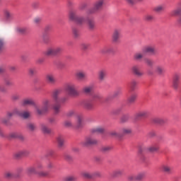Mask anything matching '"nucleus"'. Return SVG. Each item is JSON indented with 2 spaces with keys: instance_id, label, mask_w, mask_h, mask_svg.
<instances>
[{
  "instance_id": "50",
  "label": "nucleus",
  "mask_w": 181,
  "mask_h": 181,
  "mask_svg": "<svg viewBox=\"0 0 181 181\" xmlns=\"http://www.w3.org/2000/svg\"><path fill=\"white\" fill-rule=\"evenodd\" d=\"M76 114V112L73 110H71L69 111H68L66 113V115L68 118H71V117H74V115Z\"/></svg>"
},
{
  "instance_id": "29",
  "label": "nucleus",
  "mask_w": 181,
  "mask_h": 181,
  "mask_svg": "<svg viewBox=\"0 0 181 181\" xmlns=\"http://www.w3.org/2000/svg\"><path fill=\"white\" fill-rule=\"evenodd\" d=\"M104 131H105V129L103 127H98L91 130L93 134H103Z\"/></svg>"
},
{
  "instance_id": "53",
  "label": "nucleus",
  "mask_w": 181,
  "mask_h": 181,
  "mask_svg": "<svg viewBox=\"0 0 181 181\" xmlns=\"http://www.w3.org/2000/svg\"><path fill=\"white\" fill-rule=\"evenodd\" d=\"M64 181H74L76 180V177L74 176H67L64 178Z\"/></svg>"
},
{
  "instance_id": "62",
  "label": "nucleus",
  "mask_w": 181,
  "mask_h": 181,
  "mask_svg": "<svg viewBox=\"0 0 181 181\" xmlns=\"http://www.w3.org/2000/svg\"><path fill=\"white\" fill-rule=\"evenodd\" d=\"M42 40L45 43H47L49 42V36L47 34L42 35Z\"/></svg>"
},
{
  "instance_id": "63",
  "label": "nucleus",
  "mask_w": 181,
  "mask_h": 181,
  "mask_svg": "<svg viewBox=\"0 0 181 181\" xmlns=\"http://www.w3.org/2000/svg\"><path fill=\"white\" fill-rule=\"evenodd\" d=\"M127 179L129 181H136V175H129Z\"/></svg>"
},
{
  "instance_id": "40",
  "label": "nucleus",
  "mask_w": 181,
  "mask_h": 181,
  "mask_svg": "<svg viewBox=\"0 0 181 181\" xmlns=\"http://www.w3.org/2000/svg\"><path fill=\"white\" fill-rule=\"evenodd\" d=\"M72 33L75 38L80 37V31L76 28H72Z\"/></svg>"
},
{
  "instance_id": "20",
  "label": "nucleus",
  "mask_w": 181,
  "mask_h": 181,
  "mask_svg": "<svg viewBox=\"0 0 181 181\" xmlns=\"http://www.w3.org/2000/svg\"><path fill=\"white\" fill-rule=\"evenodd\" d=\"M57 142L58 148H59V149H62V148H64V138L62 136H58L57 137Z\"/></svg>"
},
{
  "instance_id": "8",
  "label": "nucleus",
  "mask_w": 181,
  "mask_h": 181,
  "mask_svg": "<svg viewBox=\"0 0 181 181\" xmlns=\"http://www.w3.org/2000/svg\"><path fill=\"white\" fill-rule=\"evenodd\" d=\"M121 39V29L116 28L112 35V40L113 43H118Z\"/></svg>"
},
{
  "instance_id": "47",
  "label": "nucleus",
  "mask_w": 181,
  "mask_h": 181,
  "mask_svg": "<svg viewBox=\"0 0 181 181\" xmlns=\"http://www.w3.org/2000/svg\"><path fill=\"white\" fill-rule=\"evenodd\" d=\"M4 16L6 19H11L12 18V13L8 10L4 11Z\"/></svg>"
},
{
  "instance_id": "36",
  "label": "nucleus",
  "mask_w": 181,
  "mask_h": 181,
  "mask_svg": "<svg viewBox=\"0 0 181 181\" xmlns=\"http://www.w3.org/2000/svg\"><path fill=\"white\" fill-rule=\"evenodd\" d=\"M153 11L154 12H157L158 13H160V12H163V11H165V6H157L153 8Z\"/></svg>"
},
{
  "instance_id": "19",
  "label": "nucleus",
  "mask_w": 181,
  "mask_h": 181,
  "mask_svg": "<svg viewBox=\"0 0 181 181\" xmlns=\"http://www.w3.org/2000/svg\"><path fill=\"white\" fill-rule=\"evenodd\" d=\"M64 101H66V98H62L60 100H59L57 104L54 105L53 106V109L54 111L55 112V114H59V112H60V103H64Z\"/></svg>"
},
{
  "instance_id": "51",
  "label": "nucleus",
  "mask_w": 181,
  "mask_h": 181,
  "mask_svg": "<svg viewBox=\"0 0 181 181\" xmlns=\"http://www.w3.org/2000/svg\"><path fill=\"white\" fill-rule=\"evenodd\" d=\"M4 84H5V86H7L8 87H11V86L13 85V83H12V81H11L9 78L4 79Z\"/></svg>"
},
{
  "instance_id": "4",
  "label": "nucleus",
  "mask_w": 181,
  "mask_h": 181,
  "mask_svg": "<svg viewBox=\"0 0 181 181\" xmlns=\"http://www.w3.org/2000/svg\"><path fill=\"white\" fill-rule=\"evenodd\" d=\"M63 52V48L61 47H49L45 51L46 56H56L60 54Z\"/></svg>"
},
{
  "instance_id": "46",
  "label": "nucleus",
  "mask_w": 181,
  "mask_h": 181,
  "mask_svg": "<svg viewBox=\"0 0 181 181\" xmlns=\"http://www.w3.org/2000/svg\"><path fill=\"white\" fill-rule=\"evenodd\" d=\"M109 135L110 136H114L115 138H119V136H121V134L117 132L116 131H112L109 132Z\"/></svg>"
},
{
  "instance_id": "16",
  "label": "nucleus",
  "mask_w": 181,
  "mask_h": 181,
  "mask_svg": "<svg viewBox=\"0 0 181 181\" xmlns=\"http://www.w3.org/2000/svg\"><path fill=\"white\" fill-rule=\"evenodd\" d=\"M40 129L43 134H45L46 135H50L52 134V129H50L47 125L45 124H40Z\"/></svg>"
},
{
  "instance_id": "33",
  "label": "nucleus",
  "mask_w": 181,
  "mask_h": 181,
  "mask_svg": "<svg viewBox=\"0 0 181 181\" xmlns=\"http://www.w3.org/2000/svg\"><path fill=\"white\" fill-rule=\"evenodd\" d=\"M111 151H112V146H105L101 148V152H103V153H108Z\"/></svg>"
},
{
  "instance_id": "11",
  "label": "nucleus",
  "mask_w": 181,
  "mask_h": 181,
  "mask_svg": "<svg viewBox=\"0 0 181 181\" xmlns=\"http://www.w3.org/2000/svg\"><path fill=\"white\" fill-rule=\"evenodd\" d=\"M29 153H30V151H29V150H26V149L21 150L14 153V158L19 159V158H22L23 156H28Z\"/></svg>"
},
{
  "instance_id": "27",
  "label": "nucleus",
  "mask_w": 181,
  "mask_h": 181,
  "mask_svg": "<svg viewBox=\"0 0 181 181\" xmlns=\"http://www.w3.org/2000/svg\"><path fill=\"white\" fill-rule=\"evenodd\" d=\"M181 15V6L173 10L170 12V16H179Z\"/></svg>"
},
{
  "instance_id": "57",
  "label": "nucleus",
  "mask_w": 181,
  "mask_h": 181,
  "mask_svg": "<svg viewBox=\"0 0 181 181\" xmlns=\"http://www.w3.org/2000/svg\"><path fill=\"white\" fill-rule=\"evenodd\" d=\"M28 73L30 76H33V74H36V69L35 68H30L28 69Z\"/></svg>"
},
{
  "instance_id": "42",
  "label": "nucleus",
  "mask_w": 181,
  "mask_h": 181,
  "mask_svg": "<svg viewBox=\"0 0 181 181\" xmlns=\"http://www.w3.org/2000/svg\"><path fill=\"white\" fill-rule=\"evenodd\" d=\"M76 23L78 25H83V23H86V18L84 17H78L76 18Z\"/></svg>"
},
{
  "instance_id": "23",
  "label": "nucleus",
  "mask_w": 181,
  "mask_h": 181,
  "mask_svg": "<svg viewBox=\"0 0 181 181\" xmlns=\"http://www.w3.org/2000/svg\"><path fill=\"white\" fill-rule=\"evenodd\" d=\"M84 108L88 110V111H93L94 110V103L91 101H86L84 103Z\"/></svg>"
},
{
  "instance_id": "61",
  "label": "nucleus",
  "mask_w": 181,
  "mask_h": 181,
  "mask_svg": "<svg viewBox=\"0 0 181 181\" xmlns=\"http://www.w3.org/2000/svg\"><path fill=\"white\" fill-rule=\"evenodd\" d=\"M19 98H21V96L18 94H14L11 96V100H13V101H18Z\"/></svg>"
},
{
  "instance_id": "21",
  "label": "nucleus",
  "mask_w": 181,
  "mask_h": 181,
  "mask_svg": "<svg viewBox=\"0 0 181 181\" xmlns=\"http://www.w3.org/2000/svg\"><path fill=\"white\" fill-rule=\"evenodd\" d=\"M77 119V124H76V128L77 129H80V128H83V120L84 119V117L81 115H78L76 117Z\"/></svg>"
},
{
  "instance_id": "41",
  "label": "nucleus",
  "mask_w": 181,
  "mask_h": 181,
  "mask_svg": "<svg viewBox=\"0 0 181 181\" xmlns=\"http://www.w3.org/2000/svg\"><path fill=\"white\" fill-rule=\"evenodd\" d=\"M27 173L28 175H35L36 173V168L35 167H29L27 168Z\"/></svg>"
},
{
  "instance_id": "54",
  "label": "nucleus",
  "mask_w": 181,
  "mask_h": 181,
  "mask_svg": "<svg viewBox=\"0 0 181 181\" xmlns=\"http://www.w3.org/2000/svg\"><path fill=\"white\" fill-rule=\"evenodd\" d=\"M33 22L35 25H40V23L42 22V18L36 17L34 18Z\"/></svg>"
},
{
  "instance_id": "22",
  "label": "nucleus",
  "mask_w": 181,
  "mask_h": 181,
  "mask_svg": "<svg viewBox=\"0 0 181 181\" xmlns=\"http://www.w3.org/2000/svg\"><path fill=\"white\" fill-rule=\"evenodd\" d=\"M161 170L164 173H167V175H170V173H172V167L166 164H164L161 166Z\"/></svg>"
},
{
  "instance_id": "12",
  "label": "nucleus",
  "mask_w": 181,
  "mask_h": 181,
  "mask_svg": "<svg viewBox=\"0 0 181 181\" xmlns=\"http://www.w3.org/2000/svg\"><path fill=\"white\" fill-rule=\"evenodd\" d=\"M23 105H33L34 106L35 110H36V107H37V105L33 100L32 98H25L22 102Z\"/></svg>"
},
{
  "instance_id": "10",
  "label": "nucleus",
  "mask_w": 181,
  "mask_h": 181,
  "mask_svg": "<svg viewBox=\"0 0 181 181\" xmlns=\"http://www.w3.org/2000/svg\"><path fill=\"white\" fill-rule=\"evenodd\" d=\"M100 54H111L114 53V48L110 46H105L100 50Z\"/></svg>"
},
{
  "instance_id": "56",
  "label": "nucleus",
  "mask_w": 181,
  "mask_h": 181,
  "mask_svg": "<svg viewBox=\"0 0 181 181\" xmlns=\"http://www.w3.org/2000/svg\"><path fill=\"white\" fill-rule=\"evenodd\" d=\"M93 100H100L101 98V95L99 93H94L92 95Z\"/></svg>"
},
{
  "instance_id": "5",
  "label": "nucleus",
  "mask_w": 181,
  "mask_h": 181,
  "mask_svg": "<svg viewBox=\"0 0 181 181\" xmlns=\"http://www.w3.org/2000/svg\"><path fill=\"white\" fill-rule=\"evenodd\" d=\"M97 144H98L97 139H94L93 136H88L81 143V145L82 146H91L92 145H97Z\"/></svg>"
},
{
  "instance_id": "17",
  "label": "nucleus",
  "mask_w": 181,
  "mask_h": 181,
  "mask_svg": "<svg viewBox=\"0 0 181 181\" xmlns=\"http://www.w3.org/2000/svg\"><path fill=\"white\" fill-rule=\"evenodd\" d=\"M76 78H78L80 81L87 80V74H86V72L83 71L76 72Z\"/></svg>"
},
{
  "instance_id": "55",
  "label": "nucleus",
  "mask_w": 181,
  "mask_h": 181,
  "mask_svg": "<svg viewBox=\"0 0 181 181\" xmlns=\"http://www.w3.org/2000/svg\"><path fill=\"white\" fill-rule=\"evenodd\" d=\"M145 21H148V22H151L153 19V16L147 14L144 16Z\"/></svg>"
},
{
  "instance_id": "58",
  "label": "nucleus",
  "mask_w": 181,
  "mask_h": 181,
  "mask_svg": "<svg viewBox=\"0 0 181 181\" xmlns=\"http://www.w3.org/2000/svg\"><path fill=\"white\" fill-rule=\"evenodd\" d=\"M180 80V75L177 74H175L174 75V77H173V81H175V82H177L179 83V81Z\"/></svg>"
},
{
  "instance_id": "32",
  "label": "nucleus",
  "mask_w": 181,
  "mask_h": 181,
  "mask_svg": "<svg viewBox=\"0 0 181 181\" xmlns=\"http://www.w3.org/2000/svg\"><path fill=\"white\" fill-rule=\"evenodd\" d=\"M147 151H148V152H157V151H159V146L158 144H154L148 147Z\"/></svg>"
},
{
  "instance_id": "52",
  "label": "nucleus",
  "mask_w": 181,
  "mask_h": 181,
  "mask_svg": "<svg viewBox=\"0 0 181 181\" xmlns=\"http://www.w3.org/2000/svg\"><path fill=\"white\" fill-rule=\"evenodd\" d=\"M5 177H6V179H12V177H13V173H12L11 172H6L4 174Z\"/></svg>"
},
{
  "instance_id": "30",
  "label": "nucleus",
  "mask_w": 181,
  "mask_h": 181,
  "mask_svg": "<svg viewBox=\"0 0 181 181\" xmlns=\"http://www.w3.org/2000/svg\"><path fill=\"white\" fill-rule=\"evenodd\" d=\"M123 173H124L123 170H116L112 173V176L113 177H118L119 176H122Z\"/></svg>"
},
{
  "instance_id": "13",
  "label": "nucleus",
  "mask_w": 181,
  "mask_h": 181,
  "mask_svg": "<svg viewBox=\"0 0 181 181\" xmlns=\"http://www.w3.org/2000/svg\"><path fill=\"white\" fill-rule=\"evenodd\" d=\"M63 90L62 88L55 89L52 93V98L55 103H59L60 100L59 99V95L62 94Z\"/></svg>"
},
{
  "instance_id": "24",
  "label": "nucleus",
  "mask_w": 181,
  "mask_h": 181,
  "mask_svg": "<svg viewBox=\"0 0 181 181\" xmlns=\"http://www.w3.org/2000/svg\"><path fill=\"white\" fill-rule=\"evenodd\" d=\"M132 134V129L129 127H123L120 130V135H129Z\"/></svg>"
},
{
  "instance_id": "3",
  "label": "nucleus",
  "mask_w": 181,
  "mask_h": 181,
  "mask_svg": "<svg viewBox=\"0 0 181 181\" xmlns=\"http://www.w3.org/2000/svg\"><path fill=\"white\" fill-rule=\"evenodd\" d=\"M65 91L71 97H78L80 95V93L76 89V85L74 83H67L65 86Z\"/></svg>"
},
{
  "instance_id": "43",
  "label": "nucleus",
  "mask_w": 181,
  "mask_h": 181,
  "mask_svg": "<svg viewBox=\"0 0 181 181\" xmlns=\"http://www.w3.org/2000/svg\"><path fill=\"white\" fill-rule=\"evenodd\" d=\"M64 127L66 128H73V123L70 120H65L64 122Z\"/></svg>"
},
{
  "instance_id": "26",
  "label": "nucleus",
  "mask_w": 181,
  "mask_h": 181,
  "mask_svg": "<svg viewBox=\"0 0 181 181\" xmlns=\"http://www.w3.org/2000/svg\"><path fill=\"white\" fill-rule=\"evenodd\" d=\"M26 127L30 132H35L37 129L36 124L32 122L28 123Z\"/></svg>"
},
{
  "instance_id": "34",
  "label": "nucleus",
  "mask_w": 181,
  "mask_h": 181,
  "mask_svg": "<svg viewBox=\"0 0 181 181\" xmlns=\"http://www.w3.org/2000/svg\"><path fill=\"white\" fill-rule=\"evenodd\" d=\"M93 86L92 85H89L88 86H85L83 88V91L85 94H90L91 91H93Z\"/></svg>"
},
{
  "instance_id": "35",
  "label": "nucleus",
  "mask_w": 181,
  "mask_h": 181,
  "mask_svg": "<svg viewBox=\"0 0 181 181\" xmlns=\"http://www.w3.org/2000/svg\"><path fill=\"white\" fill-rule=\"evenodd\" d=\"M136 86H138V82L135 80H132L129 83V87L132 91L135 90V88H136Z\"/></svg>"
},
{
  "instance_id": "49",
  "label": "nucleus",
  "mask_w": 181,
  "mask_h": 181,
  "mask_svg": "<svg viewBox=\"0 0 181 181\" xmlns=\"http://www.w3.org/2000/svg\"><path fill=\"white\" fill-rule=\"evenodd\" d=\"M77 18L78 17L76 16V13L72 11L69 13V18L71 21H74L76 22L77 21Z\"/></svg>"
},
{
  "instance_id": "48",
  "label": "nucleus",
  "mask_w": 181,
  "mask_h": 181,
  "mask_svg": "<svg viewBox=\"0 0 181 181\" xmlns=\"http://www.w3.org/2000/svg\"><path fill=\"white\" fill-rule=\"evenodd\" d=\"M144 58V54L138 52L134 54V59L135 60H141Z\"/></svg>"
},
{
  "instance_id": "15",
  "label": "nucleus",
  "mask_w": 181,
  "mask_h": 181,
  "mask_svg": "<svg viewBox=\"0 0 181 181\" xmlns=\"http://www.w3.org/2000/svg\"><path fill=\"white\" fill-rule=\"evenodd\" d=\"M98 77L100 81H104L107 77V70L100 69L98 73Z\"/></svg>"
},
{
  "instance_id": "38",
  "label": "nucleus",
  "mask_w": 181,
  "mask_h": 181,
  "mask_svg": "<svg viewBox=\"0 0 181 181\" xmlns=\"http://www.w3.org/2000/svg\"><path fill=\"white\" fill-rule=\"evenodd\" d=\"M153 122L155 124H165L166 121L163 118L156 117L153 119Z\"/></svg>"
},
{
  "instance_id": "7",
  "label": "nucleus",
  "mask_w": 181,
  "mask_h": 181,
  "mask_svg": "<svg viewBox=\"0 0 181 181\" xmlns=\"http://www.w3.org/2000/svg\"><path fill=\"white\" fill-rule=\"evenodd\" d=\"M15 112L16 113V115H18L21 118H23V119L30 118V112L28 110H19L18 109H15Z\"/></svg>"
},
{
  "instance_id": "14",
  "label": "nucleus",
  "mask_w": 181,
  "mask_h": 181,
  "mask_svg": "<svg viewBox=\"0 0 181 181\" xmlns=\"http://www.w3.org/2000/svg\"><path fill=\"white\" fill-rule=\"evenodd\" d=\"M154 71L158 76H163V74L165 73V68L162 65L156 66L154 68Z\"/></svg>"
},
{
  "instance_id": "45",
  "label": "nucleus",
  "mask_w": 181,
  "mask_h": 181,
  "mask_svg": "<svg viewBox=\"0 0 181 181\" xmlns=\"http://www.w3.org/2000/svg\"><path fill=\"white\" fill-rule=\"evenodd\" d=\"M5 40L0 37V52H1V50H4V49H5Z\"/></svg>"
},
{
  "instance_id": "59",
  "label": "nucleus",
  "mask_w": 181,
  "mask_h": 181,
  "mask_svg": "<svg viewBox=\"0 0 181 181\" xmlns=\"http://www.w3.org/2000/svg\"><path fill=\"white\" fill-rule=\"evenodd\" d=\"M128 119H129V116H128V115H123L121 117V122H127V121H128Z\"/></svg>"
},
{
  "instance_id": "31",
  "label": "nucleus",
  "mask_w": 181,
  "mask_h": 181,
  "mask_svg": "<svg viewBox=\"0 0 181 181\" xmlns=\"http://www.w3.org/2000/svg\"><path fill=\"white\" fill-rule=\"evenodd\" d=\"M145 176H146V173L145 172L139 173L136 175V181L144 180V179H145Z\"/></svg>"
},
{
  "instance_id": "64",
  "label": "nucleus",
  "mask_w": 181,
  "mask_h": 181,
  "mask_svg": "<svg viewBox=\"0 0 181 181\" xmlns=\"http://www.w3.org/2000/svg\"><path fill=\"white\" fill-rule=\"evenodd\" d=\"M17 32H18V33H25L26 32V28H18L17 29Z\"/></svg>"
},
{
  "instance_id": "18",
  "label": "nucleus",
  "mask_w": 181,
  "mask_h": 181,
  "mask_svg": "<svg viewBox=\"0 0 181 181\" xmlns=\"http://www.w3.org/2000/svg\"><path fill=\"white\" fill-rule=\"evenodd\" d=\"M46 80L49 84H56V77L53 74H47Z\"/></svg>"
},
{
  "instance_id": "39",
  "label": "nucleus",
  "mask_w": 181,
  "mask_h": 181,
  "mask_svg": "<svg viewBox=\"0 0 181 181\" xmlns=\"http://www.w3.org/2000/svg\"><path fill=\"white\" fill-rule=\"evenodd\" d=\"M83 177L85 179H93V173L88 172H83L81 173Z\"/></svg>"
},
{
  "instance_id": "28",
  "label": "nucleus",
  "mask_w": 181,
  "mask_h": 181,
  "mask_svg": "<svg viewBox=\"0 0 181 181\" xmlns=\"http://www.w3.org/2000/svg\"><path fill=\"white\" fill-rule=\"evenodd\" d=\"M138 95L136 93L132 94L130 96L128 97L127 101L129 104H134L135 101H136V98Z\"/></svg>"
},
{
  "instance_id": "9",
  "label": "nucleus",
  "mask_w": 181,
  "mask_h": 181,
  "mask_svg": "<svg viewBox=\"0 0 181 181\" xmlns=\"http://www.w3.org/2000/svg\"><path fill=\"white\" fill-rule=\"evenodd\" d=\"M132 71L136 77H142L144 73L141 71V68L138 65H134L132 67Z\"/></svg>"
},
{
  "instance_id": "6",
  "label": "nucleus",
  "mask_w": 181,
  "mask_h": 181,
  "mask_svg": "<svg viewBox=\"0 0 181 181\" xmlns=\"http://www.w3.org/2000/svg\"><path fill=\"white\" fill-rule=\"evenodd\" d=\"M143 53L151 54L152 56H155L156 54H158V51L156 50V48L155 46L153 45H148L144 47L142 49Z\"/></svg>"
},
{
  "instance_id": "1",
  "label": "nucleus",
  "mask_w": 181,
  "mask_h": 181,
  "mask_svg": "<svg viewBox=\"0 0 181 181\" xmlns=\"http://www.w3.org/2000/svg\"><path fill=\"white\" fill-rule=\"evenodd\" d=\"M50 110V100L49 99H45L42 103V107H39L37 105L35 106V112L38 115H43L46 114Z\"/></svg>"
},
{
  "instance_id": "2",
  "label": "nucleus",
  "mask_w": 181,
  "mask_h": 181,
  "mask_svg": "<svg viewBox=\"0 0 181 181\" xmlns=\"http://www.w3.org/2000/svg\"><path fill=\"white\" fill-rule=\"evenodd\" d=\"M104 0H97L93 4V8H90L87 11L88 15H93V13H95V12L101 11L104 7Z\"/></svg>"
},
{
  "instance_id": "25",
  "label": "nucleus",
  "mask_w": 181,
  "mask_h": 181,
  "mask_svg": "<svg viewBox=\"0 0 181 181\" xmlns=\"http://www.w3.org/2000/svg\"><path fill=\"white\" fill-rule=\"evenodd\" d=\"M87 23L88 28L90 30H94V29H95V21L94 19H88Z\"/></svg>"
},
{
  "instance_id": "60",
  "label": "nucleus",
  "mask_w": 181,
  "mask_h": 181,
  "mask_svg": "<svg viewBox=\"0 0 181 181\" xmlns=\"http://www.w3.org/2000/svg\"><path fill=\"white\" fill-rule=\"evenodd\" d=\"M81 47L82 50H87V49H88V47H90V45L83 43L81 45Z\"/></svg>"
},
{
  "instance_id": "37",
  "label": "nucleus",
  "mask_w": 181,
  "mask_h": 181,
  "mask_svg": "<svg viewBox=\"0 0 181 181\" xmlns=\"http://www.w3.org/2000/svg\"><path fill=\"white\" fill-rule=\"evenodd\" d=\"M148 115V112L146 111H141L136 114V118H144V117H146Z\"/></svg>"
},
{
  "instance_id": "44",
  "label": "nucleus",
  "mask_w": 181,
  "mask_h": 181,
  "mask_svg": "<svg viewBox=\"0 0 181 181\" xmlns=\"http://www.w3.org/2000/svg\"><path fill=\"white\" fill-rule=\"evenodd\" d=\"M144 63L145 64H146L147 66H149L150 67H152V66H153V61H152V59L149 58H145Z\"/></svg>"
}]
</instances>
